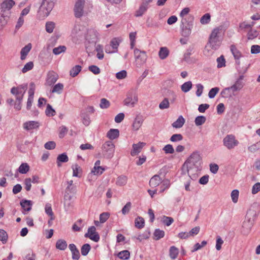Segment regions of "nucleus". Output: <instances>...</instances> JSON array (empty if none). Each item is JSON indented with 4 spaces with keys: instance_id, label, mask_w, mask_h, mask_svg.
<instances>
[{
    "instance_id": "nucleus-1",
    "label": "nucleus",
    "mask_w": 260,
    "mask_h": 260,
    "mask_svg": "<svg viewBox=\"0 0 260 260\" xmlns=\"http://www.w3.org/2000/svg\"><path fill=\"white\" fill-rule=\"evenodd\" d=\"M56 0H42L37 12V17L43 20L48 16L53 9Z\"/></svg>"
},
{
    "instance_id": "nucleus-2",
    "label": "nucleus",
    "mask_w": 260,
    "mask_h": 260,
    "mask_svg": "<svg viewBox=\"0 0 260 260\" xmlns=\"http://www.w3.org/2000/svg\"><path fill=\"white\" fill-rule=\"evenodd\" d=\"M193 17H190L187 19L184 18L181 20L180 28L181 35L184 37H188L191 34V29L193 24Z\"/></svg>"
},
{
    "instance_id": "nucleus-3",
    "label": "nucleus",
    "mask_w": 260,
    "mask_h": 260,
    "mask_svg": "<svg viewBox=\"0 0 260 260\" xmlns=\"http://www.w3.org/2000/svg\"><path fill=\"white\" fill-rule=\"evenodd\" d=\"M115 145L114 143L108 141L104 143L102 147V154L103 157L106 159H111L114 155Z\"/></svg>"
},
{
    "instance_id": "nucleus-4",
    "label": "nucleus",
    "mask_w": 260,
    "mask_h": 260,
    "mask_svg": "<svg viewBox=\"0 0 260 260\" xmlns=\"http://www.w3.org/2000/svg\"><path fill=\"white\" fill-rule=\"evenodd\" d=\"M256 216V211L252 209H249L246 215L243 226L250 228L253 224L254 219Z\"/></svg>"
},
{
    "instance_id": "nucleus-5",
    "label": "nucleus",
    "mask_w": 260,
    "mask_h": 260,
    "mask_svg": "<svg viewBox=\"0 0 260 260\" xmlns=\"http://www.w3.org/2000/svg\"><path fill=\"white\" fill-rule=\"evenodd\" d=\"M223 145L228 149H232L237 146L239 142L233 135H228L223 139Z\"/></svg>"
},
{
    "instance_id": "nucleus-6",
    "label": "nucleus",
    "mask_w": 260,
    "mask_h": 260,
    "mask_svg": "<svg viewBox=\"0 0 260 260\" xmlns=\"http://www.w3.org/2000/svg\"><path fill=\"white\" fill-rule=\"evenodd\" d=\"M85 7V0H77L75 3L74 11L76 18H80L83 15L84 8Z\"/></svg>"
},
{
    "instance_id": "nucleus-7",
    "label": "nucleus",
    "mask_w": 260,
    "mask_h": 260,
    "mask_svg": "<svg viewBox=\"0 0 260 260\" xmlns=\"http://www.w3.org/2000/svg\"><path fill=\"white\" fill-rule=\"evenodd\" d=\"M201 160V157L198 151L193 152L188 159L185 161V163L183 165L184 168L185 165L187 164H192L196 167H198V165H200Z\"/></svg>"
},
{
    "instance_id": "nucleus-8",
    "label": "nucleus",
    "mask_w": 260,
    "mask_h": 260,
    "mask_svg": "<svg viewBox=\"0 0 260 260\" xmlns=\"http://www.w3.org/2000/svg\"><path fill=\"white\" fill-rule=\"evenodd\" d=\"M85 237L89 238L90 240L95 242L99 241L100 237L98 233L96 232V228L94 226H91L88 229L87 232L84 235Z\"/></svg>"
},
{
    "instance_id": "nucleus-9",
    "label": "nucleus",
    "mask_w": 260,
    "mask_h": 260,
    "mask_svg": "<svg viewBox=\"0 0 260 260\" xmlns=\"http://www.w3.org/2000/svg\"><path fill=\"white\" fill-rule=\"evenodd\" d=\"M243 79L244 75H240L235 82V84L231 86V87L225 88V90H231L233 92L241 90L244 85L243 82Z\"/></svg>"
},
{
    "instance_id": "nucleus-10",
    "label": "nucleus",
    "mask_w": 260,
    "mask_h": 260,
    "mask_svg": "<svg viewBox=\"0 0 260 260\" xmlns=\"http://www.w3.org/2000/svg\"><path fill=\"white\" fill-rule=\"evenodd\" d=\"M134 52L136 61H137L139 64H143L147 59L146 52L141 51L137 48H135Z\"/></svg>"
},
{
    "instance_id": "nucleus-11",
    "label": "nucleus",
    "mask_w": 260,
    "mask_h": 260,
    "mask_svg": "<svg viewBox=\"0 0 260 260\" xmlns=\"http://www.w3.org/2000/svg\"><path fill=\"white\" fill-rule=\"evenodd\" d=\"M98 32L93 29H89L87 31L86 36V40L90 43L93 44L95 46L96 42L98 40Z\"/></svg>"
},
{
    "instance_id": "nucleus-12",
    "label": "nucleus",
    "mask_w": 260,
    "mask_h": 260,
    "mask_svg": "<svg viewBox=\"0 0 260 260\" xmlns=\"http://www.w3.org/2000/svg\"><path fill=\"white\" fill-rule=\"evenodd\" d=\"M58 76L53 71L49 72L47 76L46 84L49 86L53 85L57 80Z\"/></svg>"
},
{
    "instance_id": "nucleus-13",
    "label": "nucleus",
    "mask_w": 260,
    "mask_h": 260,
    "mask_svg": "<svg viewBox=\"0 0 260 260\" xmlns=\"http://www.w3.org/2000/svg\"><path fill=\"white\" fill-rule=\"evenodd\" d=\"M40 126L39 123L36 121H28L23 124V128L27 131L37 129Z\"/></svg>"
},
{
    "instance_id": "nucleus-14",
    "label": "nucleus",
    "mask_w": 260,
    "mask_h": 260,
    "mask_svg": "<svg viewBox=\"0 0 260 260\" xmlns=\"http://www.w3.org/2000/svg\"><path fill=\"white\" fill-rule=\"evenodd\" d=\"M20 204L23 210L22 213L24 214H26V212H29L31 210V207L32 206V202L31 201L27 200H22L20 202Z\"/></svg>"
},
{
    "instance_id": "nucleus-15",
    "label": "nucleus",
    "mask_w": 260,
    "mask_h": 260,
    "mask_svg": "<svg viewBox=\"0 0 260 260\" xmlns=\"http://www.w3.org/2000/svg\"><path fill=\"white\" fill-rule=\"evenodd\" d=\"M27 88V84H23L19 85L17 87H13L11 89V93L12 94L22 93L25 94L26 90Z\"/></svg>"
},
{
    "instance_id": "nucleus-16",
    "label": "nucleus",
    "mask_w": 260,
    "mask_h": 260,
    "mask_svg": "<svg viewBox=\"0 0 260 260\" xmlns=\"http://www.w3.org/2000/svg\"><path fill=\"white\" fill-rule=\"evenodd\" d=\"M144 145L145 143L143 142H139L137 144H134L133 145V149L131 152V155L134 156L138 154L141 152Z\"/></svg>"
},
{
    "instance_id": "nucleus-17",
    "label": "nucleus",
    "mask_w": 260,
    "mask_h": 260,
    "mask_svg": "<svg viewBox=\"0 0 260 260\" xmlns=\"http://www.w3.org/2000/svg\"><path fill=\"white\" fill-rule=\"evenodd\" d=\"M231 51L233 55L234 58L236 60V62L238 65L240 64V61L239 59L242 56V54L240 51L236 48L235 45H232L230 47Z\"/></svg>"
},
{
    "instance_id": "nucleus-18",
    "label": "nucleus",
    "mask_w": 260,
    "mask_h": 260,
    "mask_svg": "<svg viewBox=\"0 0 260 260\" xmlns=\"http://www.w3.org/2000/svg\"><path fill=\"white\" fill-rule=\"evenodd\" d=\"M15 2L13 0H5L1 4V9L2 11L10 10L15 5Z\"/></svg>"
},
{
    "instance_id": "nucleus-19",
    "label": "nucleus",
    "mask_w": 260,
    "mask_h": 260,
    "mask_svg": "<svg viewBox=\"0 0 260 260\" xmlns=\"http://www.w3.org/2000/svg\"><path fill=\"white\" fill-rule=\"evenodd\" d=\"M161 179L158 175H154L149 181V185L152 187H155L161 183Z\"/></svg>"
},
{
    "instance_id": "nucleus-20",
    "label": "nucleus",
    "mask_w": 260,
    "mask_h": 260,
    "mask_svg": "<svg viewBox=\"0 0 260 260\" xmlns=\"http://www.w3.org/2000/svg\"><path fill=\"white\" fill-rule=\"evenodd\" d=\"M209 44L212 49H217L221 44L219 38H209Z\"/></svg>"
},
{
    "instance_id": "nucleus-21",
    "label": "nucleus",
    "mask_w": 260,
    "mask_h": 260,
    "mask_svg": "<svg viewBox=\"0 0 260 260\" xmlns=\"http://www.w3.org/2000/svg\"><path fill=\"white\" fill-rule=\"evenodd\" d=\"M119 131L118 129H110L107 134V137L110 140H114L119 137Z\"/></svg>"
},
{
    "instance_id": "nucleus-22",
    "label": "nucleus",
    "mask_w": 260,
    "mask_h": 260,
    "mask_svg": "<svg viewBox=\"0 0 260 260\" xmlns=\"http://www.w3.org/2000/svg\"><path fill=\"white\" fill-rule=\"evenodd\" d=\"M31 48V44L30 43H29L21 49L20 51V58L21 60H23L26 58V55L30 51Z\"/></svg>"
},
{
    "instance_id": "nucleus-23",
    "label": "nucleus",
    "mask_w": 260,
    "mask_h": 260,
    "mask_svg": "<svg viewBox=\"0 0 260 260\" xmlns=\"http://www.w3.org/2000/svg\"><path fill=\"white\" fill-rule=\"evenodd\" d=\"M69 157L66 153H63L58 155L56 159V163L58 167L61 166V162H66L68 161Z\"/></svg>"
},
{
    "instance_id": "nucleus-24",
    "label": "nucleus",
    "mask_w": 260,
    "mask_h": 260,
    "mask_svg": "<svg viewBox=\"0 0 260 260\" xmlns=\"http://www.w3.org/2000/svg\"><path fill=\"white\" fill-rule=\"evenodd\" d=\"M143 118L141 116H137L133 123V129L137 131L141 126L143 123Z\"/></svg>"
},
{
    "instance_id": "nucleus-25",
    "label": "nucleus",
    "mask_w": 260,
    "mask_h": 260,
    "mask_svg": "<svg viewBox=\"0 0 260 260\" xmlns=\"http://www.w3.org/2000/svg\"><path fill=\"white\" fill-rule=\"evenodd\" d=\"M184 123V118L182 116L180 115L178 117V119L172 123V125L173 127L178 128L182 127Z\"/></svg>"
},
{
    "instance_id": "nucleus-26",
    "label": "nucleus",
    "mask_w": 260,
    "mask_h": 260,
    "mask_svg": "<svg viewBox=\"0 0 260 260\" xmlns=\"http://www.w3.org/2000/svg\"><path fill=\"white\" fill-rule=\"evenodd\" d=\"M135 225L138 229H142L145 225L144 219L141 216H138L135 220Z\"/></svg>"
},
{
    "instance_id": "nucleus-27",
    "label": "nucleus",
    "mask_w": 260,
    "mask_h": 260,
    "mask_svg": "<svg viewBox=\"0 0 260 260\" xmlns=\"http://www.w3.org/2000/svg\"><path fill=\"white\" fill-rule=\"evenodd\" d=\"M148 7L143 3L140 6L139 9L136 12L135 16L140 17L147 11Z\"/></svg>"
},
{
    "instance_id": "nucleus-28",
    "label": "nucleus",
    "mask_w": 260,
    "mask_h": 260,
    "mask_svg": "<svg viewBox=\"0 0 260 260\" xmlns=\"http://www.w3.org/2000/svg\"><path fill=\"white\" fill-rule=\"evenodd\" d=\"M169 53V51L167 47H161L158 55L160 59H164L168 57Z\"/></svg>"
},
{
    "instance_id": "nucleus-29",
    "label": "nucleus",
    "mask_w": 260,
    "mask_h": 260,
    "mask_svg": "<svg viewBox=\"0 0 260 260\" xmlns=\"http://www.w3.org/2000/svg\"><path fill=\"white\" fill-rule=\"evenodd\" d=\"M179 253L178 249L174 246H172L170 248L169 255L172 259L177 258Z\"/></svg>"
},
{
    "instance_id": "nucleus-30",
    "label": "nucleus",
    "mask_w": 260,
    "mask_h": 260,
    "mask_svg": "<svg viewBox=\"0 0 260 260\" xmlns=\"http://www.w3.org/2000/svg\"><path fill=\"white\" fill-rule=\"evenodd\" d=\"M67 243L64 240L59 239L57 241L56 243V247L61 250H64L67 248Z\"/></svg>"
},
{
    "instance_id": "nucleus-31",
    "label": "nucleus",
    "mask_w": 260,
    "mask_h": 260,
    "mask_svg": "<svg viewBox=\"0 0 260 260\" xmlns=\"http://www.w3.org/2000/svg\"><path fill=\"white\" fill-rule=\"evenodd\" d=\"M82 67L80 65H76L70 70V74L72 77H75L80 72Z\"/></svg>"
},
{
    "instance_id": "nucleus-32",
    "label": "nucleus",
    "mask_w": 260,
    "mask_h": 260,
    "mask_svg": "<svg viewBox=\"0 0 260 260\" xmlns=\"http://www.w3.org/2000/svg\"><path fill=\"white\" fill-rule=\"evenodd\" d=\"M154 239L155 240H158L165 236V232L159 229H156L153 233Z\"/></svg>"
},
{
    "instance_id": "nucleus-33",
    "label": "nucleus",
    "mask_w": 260,
    "mask_h": 260,
    "mask_svg": "<svg viewBox=\"0 0 260 260\" xmlns=\"http://www.w3.org/2000/svg\"><path fill=\"white\" fill-rule=\"evenodd\" d=\"M63 89V85L62 83H58L55 85L52 89L51 92L52 93H57L60 94Z\"/></svg>"
},
{
    "instance_id": "nucleus-34",
    "label": "nucleus",
    "mask_w": 260,
    "mask_h": 260,
    "mask_svg": "<svg viewBox=\"0 0 260 260\" xmlns=\"http://www.w3.org/2000/svg\"><path fill=\"white\" fill-rule=\"evenodd\" d=\"M117 256L121 259H128L130 257V252L127 250H123L118 253Z\"/></svg>"
},
{
    "instance_id": "nucleus-35",
    "label": "nucleus",
    "mask_w": 260,
    "mask_h": 260,
    "mask_svg": "<svg viewBox=\"0 0 260 260\" xmlns=\"http://www.w3.org/2000/svg\"><path fill=\"white\" fill-rule=\"evenodd\" d=\"M254 24V23L253 22H252L251 23H248L245 21L239 24V29L246 30L251 29Z\"/></svg>"
},
{
    "instance_id": "nucleus-36",
    "label": "nucleus",
    "mask_w": 260,
    "mask_h": 260,
    "mask_svg": "<svg viewBox=\"0 0 260 260\" xmlns=\"http://www.w3.org/2000/svg\"><path fill=\"white\" fill-rule=\"evenodd\" d=\"M190 11V9L188 7H186L182 9L180 13V17L181 18V20H183L184 18L187 19L190 17H193L192 15H188Z\"/></svg>"
},
{
    "instance_id": "nucleus-37",
    "label": "nucleus",
    "mask_w": 260,
    "mask_h": 260,
    "mask_svg": "<svg viewBox=\"0 0 260 260\" xmlns=\"http://www.w3.org/2000/svg\"><path fill=\"white\" fill-rule=\"evenodd\" d=\"M91 249V246L89 244H83L81 248V253L83 256H86L88 254Z\"/></svg>"
},
{
    "instance_id": "nucleus-38",
    "label": "nucleus",
    "mask_w": 260,
    "mask_h": 260,
    "mask_svg": "<svg viewBox=\"0 0 260 260\" xmlns=\"http://www.w3.org/2000/svg\"><path fill=\"white\" fill-rule=\"evenodd\" d=\"M192 86V82L191 81H187L181 85V89L183 92H187L191 89Z\"/></svg>"
},
{
    "instance_id": "nucleus-39",
    "label": "nucleus",
    "mask_w": 260,
    "mask_h": 260,
    "mask_svg": "<svg viewBox=\"0 0 260 260\" xmlns=\"http://www.w3.org/2000/svg\"><path fill=\"white\" fill-rule=\"evenodd\" d=\"M29 170V166L27 163H22L19 166L18 171L21 174L27 173Z\"/></svg>"
},
{
    "instance_id": "nucleus-40",
    "label": "nucleus",
    "mask_w": 260,
    "mask_h": 260,
    "mask_svg": "<svg viewBox=\"0 0 260 260\" xmlns=\"http://www.w3.org/2000/svg\"><path fill=\"white\" fill-rule=\"evenodd\" d=\"M45 210L46 213L48 214L50 217H51V219L54 220V216L53 212L52 210L51 204L47 203L45 206Z\"/></svg>"
},
{
    "instance_id": "nucleus-41",
    "label": "nucleus",
    "mask_w": 260,
    "mask_h": 260,
    "mask_svg": "<svg viewBox=\"0 0 260 260\" xmlns=\"http://www.w3.org/2000/svg\"><path fill=\"white\" fill-rule=\"evenodd\" d=\"M127 178L125 176L121 175L118 177L116 184L119 186H123L126 184Z\"/></svg>"
},
{
    "instance_id": "nucleus-42",
    "label": "nucleus",
    "mask_w": 260,
    "mask_h": 260,
    "mask_svg": "<svg viewBox=\"0 0 260 260\" xmlns=\"http://www.w3.org/2000/svg\"><path fill=\"white\" fill-rule=\"evenodd\" d=\"M206 120V118L204 116H198L194 120L195 124L197 126H200L203 124Z\"/></svg>"
},
{
    "instance_id": "nucleus-43",
    "label": "nucleus",
    "mask_w": 260,
    "mask_h": 260,
    "mask_svg": "<svg viewBox=\"0 0 260 260\" xmlns=\"http://www.w3.org/2000/svg\"><path fill=\"white\" fill-rule=\"evenodd\" d=\"M162 150L164 151L166 154H173L175 152V150L173 146L171 144H167L165 145L163 147Z\"/></svg>"
},
{
    "instance_id": "nucleus-44",
    "label": "nucleus",
    "mask_w": 260,
    "mask_h": 260,
    "mask_svg": "<svg viewBox=\"0 0 260 260\" xmlns=\"http://www.w3.org/2000/svg\"><path fill=\"white\" fill-rule=\"evenodd\" d=\"M193 48L192 47H189L186 50L185 53L184 54L183 60L186 62H188L189 59L190 55L192 53Z\"/></svg>"
},
{
    "instance_id": "nucleus-45",
    "label": "nucleus",
    "mask_w": 260,
    "mask_h": 260,
    "mask_svg": "<svg viewBox=\"0 0 260 260\" xmlns=\"http://www.w3.org/2000/svg\"><path fill=\"white\" fill-rule=\"evenodd\" d=\"M210 15L209 13L204 14L200 19V22L202 24H206L210 21Z\"/></svg>"
},
{
    "instance_id": "nucleus-46",
    "label": "nucleus",
    "mask_w": 260,
    "mask_h": 260,
    "mask_svg": "<svg viewBox=\"0 0 260 260\" xmlns=\"http://www.w3.org/2000/svg\"><path fill=\"white\" fill-rule=\"evenodd\" d=\"M55 111L50 104H48L45 111L46 115L48 116H53L55 115Z\"/></svg>"
},
{
    "instance_id": "nucleus-47",
    "label": "nucleus",
    "mask_w": 260,
    "mask_h": 260,
    "mask_svg": "<svg viewBox=\"0 0 260 260\" xmlns=\"http://www.w3.org/2000/svg\"><path fill=\"white\" fill-rule=\"evenodd\" d=\"M66 49L67 48L65 46H59L53 49V53L55 55H58L62 52H64Z\"/></svg>"
},
{
    "instance_id": "nucleus-48",
    "label": "nucleus",
    "mask_w": 260,
    "mask_h": 260,
    "mask_svg": "<svg viewBox=\"0 0 260 260\" xmlns=\"http://www.w3.org/2000/svg\"><path fill=\"white\" fill-rule=\"evenodd\" d=\"M110 106V102L106 99L102 98L101 100L100 107L101 109H107Z\"/></svg>"
},
{
    "instance_id": "nucleus-49",
    "label": "nucleus",
    "mask_w": 260,
    "mask_h": 260,
    "mask_svg": "<svg viewBox=\"0 0 260 260\" xmlns=\"http://www.w3.org/2000/svg\"><path fill=\"white\" fill-rule=\"evenodd\" d=\"M119 45V41L117 38H113L110 42V47H112L113 50H116L117 51L118 47Z\"/></svg>"
},
{
    "instance_id": "nucleus-50",
    "label": "nucleus",
    "mask_w": 260,
    "mask_h": 260,
    "mask_svg": "<svg viewBox=\"0 0 260 260\" xmlns=\"http://www.w3.org/2000/svg\"><path fill=\"white\" fill-rule=\"evenodd\" d=\"M104 171L105 169L102 167L96 166L94 167L91 171V173H93L94 175H101Z\"/></svg>"
},
{
    "instance_id": "nucleus-51",
    "label": "nucleus",
    "mask_w": 260,
    "mask_h": 260,
    "mask_svg": "<svg viewBox=\"0 0 260 260\" xmlns=\"http://www.w3.org/2000/svg\"><path fill=\"white\" fill-rule=\"evenodd\" d=\"M8 240V234L7 232L3 230L0 229V240L3 243H6Z\"/></svg>"
},
{
    "instance_id": "nucleus-52",
    "label": "nucleus",
    "mask_w": 260,
    "mask_h": 260,
    "mask_svg": "<svg viewBox=\"0 0 260 260\" xmlns=\"http://www.w3.org/2000/svg\"><path fill=\"white\" fill-rule=\"evenodd\" d=\"M161 183L159 191L160 193L164 192L166 189L169 188L170 186V181L168 180H164L161 182Z\"/></svg>"
},
{
    "instance_id": "nucleus-53",
    "label": "nucleus",
    "mask_w": 260,
    "mask_h": 260,
    "mask_svg": "<svg viewBox=\"0 0 260 260\" xmlns=\"http://www.w3.org/2000/svg\"><path fill=\"white\" fill-rule=\"evenodd\" d=\"M162 221L166 225L169 226L173 222L174 219L172 217L164 216Z\"/></svg>"
},
{
    "instance_id": "nucleus-54",
    "label": "nucleus",
    "mask_w": 260,
    "mask_h": 260,
    "mask_svg": "<svg viewBox=\"0 0 260 260\" xmlns=\"http://www.w3.org/2000/svg\"><path fill=\"white\" fill-rule=\"evenodd\" d=\"M46 30L48 33H51L53 32L55 27V24L53 22H47L46 23Z\"/></svg>"
},
{
    "instance_id": "nucleus-55",
    "label": "nucleus",
    "mask_w": 260,
    "mask_h": 260,
    "mask_svg": "<svg viewBox=\"0 0 260 260\" xmlns=\"http://www.w3.org/2000/svg\"><path fill=\"white\" fill-rule=\"evenodd\" d=\"M132 207V203L130 202H127L122 208L121 212L123 215H126L127 214Z\"/></svg>"
},
{
    "instance_id": "nucleus-56",
    "label": "nucleus",
    "mask_w": 260,
    "mask_h": 260,
    "mask_svg": "<svg viewBox=\"0 0 260 260\" xmlns=\"http://www.w3.org/2000/svg\"><path fill=\"white\" fill-rule=\"evenodd\" d=\"M34 67V63L32 61H29L26 63L23 69H22V72L25 73L30 70H31Z\"/></svg>"
},
{
    "instance_id": "nucleus-57",
    "label": "nucleus",
    "mask_w": 260,
    "mask_h": 260,
    "mask_svg": "<svg viewBox=\"0 0 260 260\" xmlns=\"http://www.w3.org/2000/svg\"><path fill=\"white\" fill-rule=\"evenodd\" d=\"M169 107V102L167 98H165L162 102L159 105V108L164 110Z\"/></svg>"
},
{
    "instance_id": "nucleus-58",
    "label": "nucleus",
    "mask_w": 260,
    "mask_h": 260,
    "mask_svg": "<svg viewBox=\"0 0 260 260\" xmlns=\"http://www.w3.org/2000/svg\"><path fill=\"white\" fill-rule=\"evenodd\" d=\"M136 37V32H132L129 34V37L131 41V48L133 49L135 45V39Z\"/></svg>"
},
{
    "instance_id": "nucleus-59",
    "label": "nucleus",
    "mask_w": 260,
    "mask_h": 260,
    "mask_svg": "<svg viewBox=\"0 0 260 260\" xmlns=\"http://www.w3.org/2000/svg\"><path fill=\"white\" fill-rule=\"evenodd\" d=\"M219 90V88L217 87L211 88L208 93L209 98L210 99L214 98L218 92Z\"/></svg>"
},
{
    "instance_id": "nucleus-60",
    "label": "nucleus",
    "mask_w": 260,
    "mask_h": 260,
    "mask_svg": "<svg viewBox=\"0 0 260 260\" xmlns=\"http://www.w3.org/2000/svg\"><path fill=\"white\" fill-rule=\"evenodd\" d=\"M110 217V213L109 212H103L100 215V222L101 223L105 222Z\"/></svg>"
},
{
    "instance_id": "nucleus-61",
    "label": "nucleus",
    "mask_w": 260,
    "mask_h": 260,
    "mask_svg": "<svg viewBox=\"0 0 260 260\" xmlns=\"http://www.w3.org/2000/svg\"><path fill=\"white\" fill-rule=\"evenodd\" d=\"M221 29L220 27H216L214 28L210 35L209 38H219L218 34Z\"/></svg>"
},
{
    "instance_id": "nucleus-62",
    "label": "nucleus",
    "mask_w": 260,
    "mask_h": 260,
    "mask_svg": "<svg viewBox=\"0 0 260 260\" xmlns=\"http://www.w3.org/2000/svg\"><path fill=\"white\" fill-rule=\"evenodd\" d=\"M182 139L183 136L180 134H174L170 138V141L173 142H178L182 140Z\"/></svg>"
},
{
    "instance_id": "nucleus-63",
    "label": "nucleus",
    "mask_w": 260,
    "mask_h": 260,
    "mask_svg": "<svg viewBox=\"0 0 260 260\" xmlns=\"http://www.w3.org/2000/svg\"><path fill=\"white\" fill-rule=\"evenodd\" d=\"M239 197V191L237 189L233 190L231 192L232 201L236 203L238 202Z\"/></svg>"
},
{
    "instance_id": "nucleus-64",
    "label": "nucleus",
    "mask_w": 260,
    "mask_h": 260,
    "mask_svg": "<svg viewBox=\"0 0 260 260\" xmlns=\"http://www.w3.org/2000/svg\"><path fill=\"white\" fill-rule=\"evenodd\" d=\"M258 36V32L255 30L250 29L247 34V37L249 40H252Z\"/></svg>"
}]
</instances>
